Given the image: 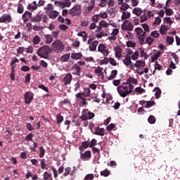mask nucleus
<instances>
[{"mask_svg":"<svg viewBox=\"0 0 180 180\" xmlns=\"http://www.w3.org/2000/svg\"><path fill=\"white\" fill-rule=\"evenodd\" d=\"M51 51L50 46L45 45L39 49L37 51V54L41 58H49V53Z\"/></svg>","mask_w":180,"mask_h":180,"instance_id":"nucleus-1","label":"nucleus"},{"mask_svg":"<svg viewBox=\"0 0 180 180\" xmlns=\"http://www.w3.org/2000/svg\"><path fill=\"white\" fill-rule=\"evenodd\" d=\"M51 49L56 53H61V51H64V44L60 39H56L52 43Z\"/></svg>","mask_w":180,"mask_h":180,"instance_id":"nucleus-2","label":"nucleus"},{"mask_svg":"<svg viewBox=\"0 0 180 180\" xmlns=\"http://www.w3.org/2000/svg\"><path fill=\"white\" fill-rule=\"evenodd\" d=\"M41 20L43 23H47L49 17H47L44 13H38L34 17H32L31 22L34 23H39V22H41Z\"/></svg>","mask_w":180,"mask_h":180,"instance_id":"nucleus-3","label":"nucleus"},{"mask_svg":"<svg viewBox=\"0 0 180 180\" xmlns=\"http://www.w3.org/2000/svg\"><path fill=\"white\" fill-rule=\"evenodd\" d=\"M117 90L119 95L122 98H126V96H128V95H129V86H119L117 88Z\"/></svg>","mask_w":180,"mask_h":180,"instance_id":"nucleus-4","label":"nucleus"},{"mask_svg":"<svg viewBox=\"0 0 180 180\" xmlns=\"http://www.w3.org/2000/svg\"><path fill=\"white\" fill-rule=\"evenodd\" d=\"M122 30H127V32H133L134 29V25L133 23L128 20H125L122 25H121Z\"/></svg>","mask_w":180,"mask_h":180,"instance_id":"nucleus-5","label":"nucleus"},{"mask_svg":"<svg viewBox=\"0 0 180 180\" xmlns=\"http://www.w3.org/2000/svg\"><path fill=\"white\" fill-rule=\"evenodd\" d=\"M83 151L84 150H81L80 152L81 160H83V161H89V160L92 158V153L91 150H86L85 152Z\"/></svg>","mask_w":180,"mask_h":180,"instance_id":"nucleus-6","label":"nucleus"},{"mask_svg":"<svg viewBox=\"0 0 180 180\" xmlns=\"http://www.w3.org/2000/svg\"><path fill=\"white\" fill-rule=\"evenodd\" d=\"M69 15H71V16H79L81 15V6H75L69 11Z\"/></svg>","mask_w":180,"mask_h":180,"instance_id":"nucleus-7","label":"nucleus"},{"mask_svg":"<svg viewBox=\"0 0 180 180\" xmlns=\"http://www.w3.org/2000/svg\"><path fill=\"white\" fill-rule=\"evenodd\" d=\"M98 51L101 53L104 57H107L109 55V49H108V46L103 44H100L98 46Z\"/></svg>","mask_w":180,"mask_h":180,"instance_id":"nucleus-8","label":"nucleus"},{"mask_svg":"<svg viewBox=\"0 0 180 180\" xmlns=\"http://www.w3.org/2000/svg\"><path fill=\"white\" fill-rule=\"evenodd\" d=\"M34 96V94L32 92L27 91L24 95L25 105H30V103H32Z\"/></svg>","mask_w":180,"mask_h":180,"instance_id":"nucleus-9","label":"nucleus"},{"mask_svg":"<svg viewBox=\"0 0 180 180\" xmlns=\"http://www.w3.org/2000/svg\"><path fill=\"white\" fill-rule=\"evenodd\" d=\"M11 23L12 22V17L11 14H4L1 17H0V23Z\"/></svg>","mask_w":180,"mask_h":180,"instance_id":"nucleus-10","label":"nucleus"},{"mask_svg":"<svg viewBox=\"0 0 180 180\" xmlns=\"http://www.w3.org/2000/svg\"><path fill=\"white\" fill-rule=\"evenodd\" d=\"M32 13L29 11H25L24 14L22 15V19L23 20L24 23H27L29 22V20H32Z\"/></svg>","mask_w":180,"mask_h":180,"instance_id":"nucleus-11","label":"nucleus"},{"mask_svg":"<svg viewBox=\"0 0 180 180\" xmlns=\"http://www.w3.org/2000/svg\"><path fill=\"white\" fill-rule=\"evenodd\" d=\"M75 167H73V169L68 167L65 169V172L63 173V176H68V175H70L71 176H73V175L75 174L76 169H75Z\"/></svg>","mask_w":180,"mask_h":180,"instance_id":"nucleus-12","label":"nucleus"},{"mask_svg":"<svg viewBox=\"0 0 180 180\" xmlns=\"http://www.w3.org/2000/svg\"><path fill=\"white\" fill-rule=\"evenodd\" d=\"M72 71L73 75H78L79 77V75H81V67H79V65H78V64L75 63L72 67Z\"/></svg>","mask_w":180,"mask_h":180,"instance_id":"nucleus-13","label":"nucleus"},{"mask_svg":"<svg viewBox=\"0 0 180 180\" xmlns=\"http://www.w3.org/2000/svg\"><path fill=\"white\" fill-rule=\"evenodd\" d=\"M71 81H72V75H71V73L66 74L63 77L64 85L71 84Z\"/></svg>","mask_w":180,"mask_h":180,"instance_id":"nucleus-14","label":"nucleus"},{"mask_svg":"<svg viewBox=\"0 0 180 180\" xmlns=\"http://www.w3.org/2000/svg\"><path fill=\"white\" fill-rule=\"evenodd\" d=\"M94 130V134H96V136H105V129L98 127H96Z\"/></svg>","mask_w":180,"mask_h":180,"instance_id":"nucleus-15","label":"nucleus"},{"mask_svg":"<svg viewBox=\"0 0 180 180\" xmlns=\"http://www.w3.org/2000/svg\"><path fill=\"white\" fill-rule=\"evenodd\" d=\"M123 51V49L120 48V46H117L115 49V57L118 58V60H120V58L122 57V52Z\"/></svg>","mask_w":180,"mask_h":180,"instance_id":"nucleus-16","label":"nucleus"},{"mask_svg":"<svg viewBox=\"0 0 180 180\" xmlns=\"http://www.w3.org/2000/svg\"><path fill=\"white\" fill-rule=\"evenodd\" d=\"M89 147V142L88 141H83L82 145L79 147V150L80 151H84V150H86Z\"/></svg>","mask_w":180,"mask_h":180,"instance_id":"nucleus-17","label":"nucleus"},{"mask_svg":"<svg viewBox=\"0 0 180 180\" xmlns=\"http://www.w3.org/2000/svg\"><path fill=\"white\" fill-rule=\"evenodd\" d=\"M145 11H143V9H141V8H139V7L134 8L132 11V13H134V15H136V16H140V15H141V13H143Z\"/></svg>","mask_w":180,"mask_h":180,"instance_id":"nucleus-18","label":"nucleus"},{"mask_svg":"<svg viewBox=\"0 0 180 180\" xmlns=\"http://www.w3.org/2000/svg\"><path fill=\"white\" fill-rule=\"evenodd\" d=\"M44 39H45L46 44H51V43H53V36H51V34H45Z\"/></svg>","mask_w":180,"mask_h":180,"instance_id":"nucleus-19","label":"nucleus"},{"mask_svg":"<svg viewBox=\"0 0 180 180\" xmlns=\"http://www.w3.org/2000/svg\"><path fill=\"white\" fill-rule=\"evenodd\" d=\"M98 44H99L98 41H93V43L89 46L90 51H96V47H98Z\"/></svg>","mask_w":180,"mask_h":180,"instance_id":"nucleus-20","label":"nucleus"},{"mask_svg":"<svg viewBox=\"0 0 180 180\" xmlns=\"http://www.w3.org/2000/svg\"><path fill=\"white\" fill-rule=\"evenodd\" d=\"M108 30H109V29H105V31H101L100 33L96 34V37H97V39H102V37L108 36Z\"/></svg>","mask_w":180,"mask_h":180,"instance_id":"nucleus-21","label":"nucleus"},{"mask_svg":"<svg viewBox=\"0 0 180 180\" xmlns=\"http://www.w3.org/2000/svg\"><path fill=\"white\" fill-rule=\"evenodd\" d=\"M134 65L136 68H143V67H146V62L143 60H136Z\"/></svg>","mask_w":180,"mask_h":180,"instance_id":"nucleus-22","label":"nucleus"},{"mask_svg":"<svg viewBox=\"0 0 180 180\" xmlns=\"http://www.w3.org/2000/svg\"><path fill=\"white\" fill-rule=\"evenodd\" d=\"M147 32H143L141 35H138L140 44H144V40L146 39Z\"/></svg>","mask_w":180,"mask_h":180,"instance_id":"nucleus-23","label":"nucleus"},{"mask_svg":"<svg viewBox=\"0 0 180 180\" xmlns=\"http://www.w3.org/2000/svg\"><path fill=\"white\" fill-rule=\"evenodd\" d=\"M123 63L127 67H129V65L131 64V58L130 56L127 55L125 58L123 60Z\"/></svg>","mask_w":180,"mask_h":180,"instance_id":"nucleus-24","label":"nucleus"},{"mask_svg":"<svg viewBox=\"0 0 180 180\" xmlns=\"http://www.w3.org/2000/svg\"><path fill=\"white\" fill-rule=\"evenodd\" d=\"M169 30V27H168L165 25H162L160 28V33L162 34H167V31Z\"/></svg>","mask_w":180,"mask_h":180,"instance_id":"nucleus-25","label":"nucleus"},{"mask_svg":"<svg viewBox=\"0 0 180 180\" xmlns=\"http://www.w3.org/2000/svg\"><path fill=\"white\" fill-rule=\"evenodd\" d=\"M75 98L77 99V102H79L81 101H82L84 98H85V94L82 93V92H79V93H77L76 95H75Z\"/></svg>","mask_w":180,"mask_h":180,"instance_id":"nucleus-26","label":"nucleus"},{"mask_svg":"<svg viewBox=\"0 0 180 180\" xmlns=\"http://www.w3.org/2000/svg\"><path fill=\"white\" fill-rule=\"evenodd\" d=\"M60 13H58V11H51L49 13V16L50 19H56V18H57V16H58Z\"/></svg>","mask_w":180,"mask_h":180,"instance_id":"nucleus-27","label":"nucleus"},{"mask_svg":"<svg viewBox=\"0 0 180 180\" xmlns=\"http://www.w3.org/2000/svg\"><path fill=\"white\" fill-rule=\"evenodd\" d=\"M82 58V53H72L71 55V58L72 60H79V58Z\"/></svg>","mask_w":180,"mask_h":180,"instance_id":"nucleus-28","label":"nucleus"},{"mask_svg":"<svg viewBox=\"0 0 180 180\" xmlns=\"http://www.w3.org/2000/svg\"><path fill=\"white\" fill-rule=\"evenodd\" d=\"M167 6H168V4L164 7V9L165 10L166 15L167 16H172V15H174V10H172V8H167Z\"/></svg>","mask_w":180,"mask_h":180,"instance_id":"nucleus-29","label":"nucleus"},{"mask_svg":"<svg viewBox=\"0 0 180 180\" xmlns=\"http://www.w3.org/2000/svg\"><path fill=\"white\" fill-rule=\"evenodd\" d=\"M130 16H131L130 12L123 11L121 19L122 20H126V19H129Z\"/></svg>","mask_w":180,"mask_h":180,"instance_id":"nucleus-30","label":"nucleus"},{"mask_svg":"<svg viewBox=\"0 0 180 180\" xmlns=\"http://www.w3.org/2000/svg\"><path fill=\"white\" fill-rule=\"evenodd\" d=\"M95 8V1L94 0H91L89 3V6L86 7L88 12H91Z\"/></svg>","mask_w":180,"mask_h":180,"instance_id":"nucleus-31","label":"nucleus"},{"mask_svg":"<svg viewBox=\"0 0 180 180\" xmlns=\"http://www.w3.org/2000/svg\"><path fill=\"white\" fill-rule=\"evenodd\" d=\"M161 54H162V53L161 51H158L156 54L153 55L151 56V63H154L156 60H158Z\"/></svg>","mask_w":180,"mask_h":180,"instance_id":"nucleus-32","label":"nucleus"},{"mask_svg":"<svg viewBox=\"0 0 180 180\" xmlns=\"http://www.w3.org/2000/svg\"><path fill=\"white\" fill-rule=\"evenodd\" d=\"M116 75H117V70H112L110 75L108 77V79H109V81L115 79V78H116Z\"/></svg>","mask_w":180,"mask_h":180,"instance_id":"nucleus-33","label":"nucleus"},{"mask_svg":"<svg viewBox=\"0 0 180 180\" xmlns=\"http://www.w3.org/2000/svg\"><path fill=\"white\" fill-rule=\"evenodd\" d=\"M44 180H53V176L51 174L49 173L48 172H45L44 173Z\"/></svg>","mask_w":180,"mask_h":180,"instance_id":"nucleus-34","label":"nucleus"},{"mask_svg":"<svg viewBox=\"0 0 180 180\" xmlns=\"http://www.w3.org/2000/svg\"><path fill=\"white\" fill-rule=\"evenodd\" d=\"M18 13H20L22 15L23 12H25V8L23 7V5L22 4H18V8H17Z\"/></svg>","mask_w":180,"mask_h":180,"instance_id":"nucleus-35","label":"nucleus"},{"mask_svg":"<svg viewBox=\"0 0 180 180\" xmlns=\"http://www.w3.org/2000/svg\"><path fill=\"white\" fill-rule=\"evenodd\" d=\"M44 154H46V150L43 146L39 147V158H43L44 157Z\"/></svg>","mask_w":180,"mask_h":180,"instance_id":"nucleus-36","label":"nucleus"},{"mask_svg":"<svg viewBox=\"0 0 180 180\" xmlns=\"http://www.w3.org/2000/svg\"><path fill=\"white\" fill-rule=\"evenodd\" d=\"M27 9L28 11H30V12H34V11H37V6H32V4H30L27 6Z\"/></svg>","mask_w":180,"mask_h":180,"instance_id":"nucleus-37","label":"nucleus"},{"mask_svg":"<svg viewBox=\"0 0 180 180\" xmlns=\"http://www.w3.org/2000/svg\"><path fill=\"white\" fill-rule=\"evenodd\" d=\"M127 82L129 83V84H134L135 85H137V84H138V81L136 80V78H134V77H129L128 79H127Z\"/></svg>","mask_w":180,"mask_h":180,"instance_id":"nucleus-38","label":"nucleus"},{"mask_svg":"<svg viewBox=\"0 0 180 180\" xmlns=\"http://www.w3.org/2000/svg\"><path fill=\"white\" fill-rule=\"evenodd\" d=\"M120 5H121V6L120 7V11H127V9H129L130 8V6H129L126 3H123Z\"/></svg>","mask_w":180,"mask_h":180,"instance_id":"nucleus-39","label":"nucleus"},{"mask_svg":"<svg viewBox=\"0 0 180 180\" xmlns=\"http://www.w3.org/2000/svg\"><path fill=\"white\" fill-rule=\"evenodd\" d=\"M82 93L84 94L85 98H88L89 96H91V89L84 88V91Z\"/></svg>","mask_w":180,"mask_h":180,"instance_id":"nucleus-40","label":"nucleus"},{"mask_svg":"<svg viewBox=\"0 0 180 180\" xmlns=\"http://www.w3.org/2000/svg\"><path fill=\"white\" fill-rule=\"evenodd\" d=\"M150 36L154 37V39H158V37H160V32L157 30L152 31L150 32Z\"/></svg>","mask_w":180,"mask_h":180,"instance_id":"nucleus-41","label":"nucleus"},{"mask_svg":"<svg viewBox=\"0 0 180 180\" xmlns=\"http://www.w3.org/2000/svg\"><path fill=\"white\" fill-rule=\"evenodd\" d=\"M61 61H63L64 63L70 60V53H66L61 56L60 58Z\"/></svg>","mask_w":180,"mask_h":180,"instance_id":"nucleus-42","label":"nucleus"},{"mask_svg":"<svg viewBox=\"0 0 180 180\" xmlns=\"http://www.w3.org/2000/svg\"><path fill=\"white\" fill-rule=\"evenodd\" d=\"M97 143H98V141H96V139H93L90 142H89V146L90 148H93L94 147H95Z\"/></svg>","mask_w":180,"mask_h":180,"instance_id":"nucleus-43","label":"nucleus"},{"mask_svg":"<svg viewBox=\"0 0 180 180\" xmlns=\"http://www.w3.org/2000/svg\"><path fill=\"white\" fill-rule=\"evenodd\" d=\"M57 119V124H60V123H62V122L64 120V117L61 115L60 114H58L56 115Z\"/></svg>","mask_w":180,"mask_h":180,"instance_id":"nucleus-44","label":"nucleus"},{"mask_svg":"<svg viewBox=\"0 0 180 180\" xmlns=\"http://www.w3.org/2000/svg\"><path fill=\"white\" fill-rule=\"evenodd\" d=\"M32 43L35 45L39 44V43H40V37H39V35L34 37Z\"/></svg>","mask_w":180,"mask_h":180,"instance_id":"nucleus-45","label":"nucleus"},{"mask_svg":"<svg viewBox=\"0 0 180 180\" xmlns=\"http://www.w3.org/2000/svg\"><path fill=\"white\" fill-rule=\"evenodd\" d=\"M101 176H109L110 175V171L105 169L101 172Z\"/></svg>","mask_w":180,"mask_h":180,"instance_id":"nucleus-46","label":"nucleus"},{"mask_svg":"<svg viewBox=\"0 0 180 180\" xmlns=\"http://www.w3.org/2000/svg\"><path fill=\"white\" fill-rule=\"evenodd\" d=\"M34 135L32 133L27 135V136L25 138V141H33V137Z\"/></svg>","mask_w":180,"mask_h":180,"instance_id":"nucleus-47","label":"nucleus"},{"mask_svg":"<svg viewBox=\"0 0 180 180\" xmlns=\"http://www.w3.org/2000/svg\"><path fill=\"white\" fill-rule=\"evenodd\" d=\"M166 41L168 43L169 46H171V44H172V43L174 41V37L167 36L166 38Z\"/></svg>","mask_w":180,"mask_h":180,"instance_id":"nucleus-48","label":"nucleus"},{"mask_svg":"<svg viewBox=\"0 0 180 180\" xmlns=\"http://www.w3.org/2000/svg\"><path fill=\"white\" fill-rule=\"evenodd\" d=\"M97 15L98 18H101V19H106V18H108V13H106V11L101 12Z\"/></svg>","mask_w":180,"mask_h":180,"instance_id":"nucleus-49","label":"nucleus"},{"mask_svg":"<svg viewBox=\"0 0 180 180\" xmlns=\"http://www.w3.org/2000/svg\"><path fill=\"white\" fill-rule=\"evenodd\" d=\"M135 32L138 36H141L144 33V31H143V29L141 27H136L135 28Z\"/></svg>","mask_w":180,"mask_h":180,"instance_id":"nucleus-50","label":"nucleus"},{"mask_svg":"<svg viewBox=\"0 0 180 180\" xmlns=\"http://www.w3.org/2000/svg\"><path fill=\"white\" fill-rule=\"evenodd\" d=\"M148 122L150 124H154V123H155V117H154V115H150Z\"/></svg>","mask_w":180,"mask_h":180,"instance_id":"nucleus-51","label":"nucleus"},{"mask_svg":"<svg viewBox=\"0 0 180 180\" xmlns=\"http://www.w3.org/2000/svg\"><path fill=\"white\" fill-rule=\"evenodd\" d=\"M154 91H156L155 95L157 99L160 98V96H161V89H160V88L157 87L154 89Z\"/></svg>","mask_w":180,"mask_h":180,"instance_id":"nucleus-52","label":"nucleus"},{"mask_svg":"<svg viewBox=\"0 0 180 180\" xmlns=\"http://www.w3.org/2000/svg\"><path fill=\"white\" fill-rule=\"evenodd\" d=\"M146 41L147 44H148L149 46H151L154 42V39L151 38V37H147L146 39Z\"/></svg>","mask_w":180,"mask_h":180,"instance_id":"nucleus-53","label":"nucleus"},{"mask_svg":"<svg viewBox=\"0 0 180 180\" xmlns=\"http://www.w3.org/2000/svg\"><path fill=\"white\" fill-rule=\"evenodd\" d=\"M32 77V75H30V73H27L26 75H25V84H30V79H31V77Z\"/></svg>","mask_w":180,"mask_h":180,"instance_id":"nucleus-54","label":"nucleus"},{"mask_svg":"<svg viewBox=\"0 0 180 180\" xmlns=\"http://www.w3.org/2000/svg\"><path fill=\"white\" fill-rule=\"evenodd\" d=\"M171 56L174 59L175 63L176 64H179V57H178V55H176L175 53H172Z\"/></svg>","mask_w":180,"mask_h":180,"instance_id":"nucleus-55","label":"nucleus"},{"mask_svg":"<svg viewBox=\"0 0 180 180\" xmlns=\"http://www.w3.org/2000/svg\"><path fill=\"white\" fill-rule=\"evenodd\" d=\"M164 22H166V23H168L169 25H172L174 23V21H172V19H171L170 17H166L163 18Z\"/></svg>","mask_w":180,"mask_h":180,"instance_id":"nucleus-56","label":"nucleus"},{"mask_svg":"<svg viewBox=\"0 0 180 180\" xmlns=\"http://www.w3.org/2000/svg\"><path fill=\"white\" fill-rule=\"evenodd\" d=\"M99 25L101 26L102 27H108L109 26V23L105 20H101L99 22Z\"/></svg>","mask_w":180,"mask_h":180,"instance_id":"nucleus-57","label":"nucleus"},{"mask_svg":"<svg viewBox=\"0 0 180 180\" xmlns=\"http://www.w3.org/2000/svg\"><path fill=\"white\" fill-rule=\"evenodd\" d=\"M46 160L45 159H41V169H48L47 167H46Z\"/></svg>","mask_w":180,"mask_h":180,"instance_id":"nucleus-58","label":"nucleus"},{"mask_svg":"<svg viewBox=\"0 0 180 180\" xmlns=\"http://www.w3.org/2000/svg\"><path fill=\"white\" fill-rule=\"evenodd\" d=\"M141 26L145 32L150 33V27L147 24L143 23L141 25Z\"/></svg>","mask_w":180,"mask_h":180,"instance_id":"nucleus-59","label":"nucleus"},{"mask_svg":"<svg viewBox=\"0 0 180 180\" xmlns=\"http://www.w3.org/2000/svg\"><path fill=\"white\" fill-rule=\"evenodd\" d=\"M155 105V103L154 101H146V104L145 105V108H151V106H154Z\"/></svg>","mask_w":180,"mask_h":180,"instance_id":"nucleus-60","label":"nucleus"},{"mask_svg":"<svg viewBox=\"0 0 180 180\" xmlns=\"http://www.w3.org/2000/svg\"><path fill=\"white\" fill-rule=\"evenodd\" d=\"M127 47L134 48V47H136V42L132 41H127Z\"/></svg>","mask_w":180,"mask_h":180,"instance_id":"nucleus-61","label":"nucleus"},{"mask_svg":"<svg viewBox=\"0 0 180 180\" xmlns=\"http://www.w3.org/2000/svg\"><path fill=\"white\" fill-rule=\"evenodd\" d=\"M146 20H147V15H146V11L143 12V15H142L140 17V22L141 23H143V22H146Z\"/></svg>","mask_w":180,"mask_h":180,"instance_id":"nucleus-62","label":"nucleus"},{"mask_svg":"<svg viewBox=\"0 0 180 180\" xmlns=\"http://www.w3.org/2000/svg\"><path fill=\"white\" fill-rule=\"evenodd\" d=\"M155 70H158V71H161V70H162V66L160 65L158 61H155Z\"/></svg>","mask_w":180,"mask_h":180,"instance_id":"nucleus-63","label":"nucleus"},{"mask_svg":"<svg viewBox=\"0 0 180 180\" xmlns=\"http://www.w3.org/2000/svg\"><path fill=\"white\" fill-rule=\"evenodd\" d=\"M94 176L93 174H87L84 177V180H92L94 179Z\"/></svg>","mask_w":180,"mask_h":180,"instance_id":"nucleus-64","label":"nucleus"}]
</instances>
